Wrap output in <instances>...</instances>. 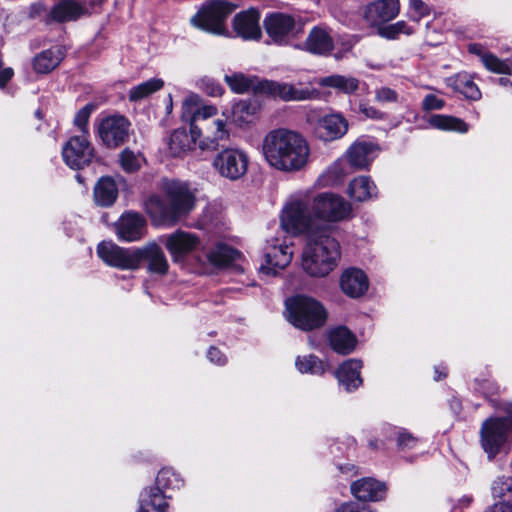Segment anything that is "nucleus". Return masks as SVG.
<instances>
[{
	"label": "nucleus",
	"mask_w": 512,
	"mask_h": 512,
	"mask_svg": "<svg viewBox=\"0 0 512 512\" xmlns=\"http://www.w3.org/2000/svg\"><path fill=\"white\" fill-rule=\"evenodd\" d=\"M300 206H294L282 219V227L291 233H303L307 244L302 254V267L313 277L328 275L337 265L340 257L338 242L327 233V227L309 224L299 218Z\"/></svg>",
	"instance_id": "f257e3e1"
},
{
	"label": "nucleus",
	"mask_w": 512,
	"mask_h": 512,
	"mask_svg": "<svg viewBox=\"0 0 512 512\" xmlns=\"http://www.w3.org/2000/svg\"><path fill=\"white\" fill-rule=\"evenodd\" d=\"M262 154L268 165L275 170L295 173L308 165L310 146L299 132L278 128L268 132L263 138Z\"/></svg>",
	"instance_id": "f03ea898"
},
{
	"label": "nucleus",
	"mask_w": 512,
	"mask_h": 512,
	"mask_svg": "<svg viewBox=\"0 0 512 512\" xmlns=\"http://www.w3.org/2000/svg\"><path fill=\"white\" fill-rule=\"evenodd\" d=\"M164 189L167 202L152 195L145 202V210L155 225L173 226L191 213L196 198L185 182L170 181Z\"/></svg>",
	"instance_id": "7ed1b4c3"
},
{
	"label": "nucleus",
	"mask_w": 512,
	"mask_h": 512,
	"mask_svg": "<svg viewBox=\"0 0 512 512\" xmlns=\"http://www.w3.org/2000/svg\"><path fill=\"white\" fill-rule=\"evenodd\" d=\"M300 206L299 218L307 220L309 224L327 227V233L332 232V224L348 220L352 217L353 209L350 202L342 196L324 192L316 195L311 203L302 200H293L282 210L281 220L294 206Z\"/></svg>",
	"instance_id": "20e7f679"
},
{
	"label": "nucleus",
	"mask_w": 512,
	"mask_h": 512,
	"mask_svg": "<svg viewBox=\"0 0 512 512\" xmlns=\"http://www.w3.org/2000/svg\"><path fill=\"white\" fill-rule=\"evenodd\" d=\"M287 320L294 327L303 331H311L322 327L327 320V311L318 300L296 295L285 301Z\"/></svg>",
	"instance_id": "39448f33"
},
{
	"label": "nucleus",
	"mask_w": 512,
	"mask_h": 512,
	"mask_svg": "<svg viewBox=\"0 0 512 512\" xmlns=\"http://www.w3.org/2000/svg\"><path fill=\"white\" fill-rule=\"evenodd\" d=\"M236 9V5L225 0H213L202 5L190 19L192 26L216 35L226 33L225 20Z\"/></svg>",
	"instance_id": "423d86ee"
},
{
	"label": "nucleus",
	"mask_w": 512,
	"mask_h": 512,
	"mask_svg": "<svg viewBox=\"0 0 512 512\" xmlns=\"http://www.w3.org/2000/svg\"><path fill=\"white\" fill-rule=\"evenodd\" d=\"M212 166L221 177L238 181L248 172L249 156L240 148H224L214 156Z\"/></svg>",
	"instance_id": "0eeeda50"
},
{
	"label": "nucleus",
	"mask_w": 512,
	"mask_h": 512,
	"mask_svg": "<svg viewBox=\"0 0 512 512\" xmlns=\"http://www.w3.org/2000/svg\"><path fill=\"white\" fill-rule=\"evenodd\" d=\"M512 431V419L491 417L481 426V445L488 458L493 459L504 448L509 432Z\"/></svg>",
	"instance_id": "6e6552de"
},
{
	"label": "nucleus",
	"mask_w": 512,
	"mask_h": 512,
	"mask_svg": "<svg viewBox=\"0 0 512 512\" xmlns=\"http://www.w3.org/2000/svg\"><path fill=\"white\" fill-rule=\"evenodd\" d=\"M94 152V147L85 135L70 137L62 147L63 160L72 169L88 166L94 158Z\"/></svg>",
	"instance_id": "1a4fd4ad"
},
{
	"label": "nucleus",
	"mask_w": 512,
	"mask_h": 512,
	"mask_svg": "<svg viewBox=\"0 0 512 512\" xmlns=\"http://www.w3.org/2000/svg\"><path fill=\"white\" fill-rule=\"evenodd\" d=\"M130 122L122 115L104 117L98 124L97 133L102 143L108 148H117L129 136Z\"/></svg>",
	"instance_id": "9d476101"
},
{
	"label": "nucleus",
	"mask_w": 512,
	"mask_h": 512,
	"mask_svg": "<svg viewBox=\"0 0 512 512\" xmlns=\"http://www.w3.org/2000/svg\"><path fill=\"white\" fill-rule=\"evenodd\" d=\"M348 129V120L339 112L321 115L313 123L315 137L325 143L341 139Z\"/></svg>",
	"instance_id": "9b49d317"
},
{
	"label": "nucleus",
	"mask_w": 512,
	"mask_h": 512,
	"mask_svg": "<svg viewBox=\"0 0 512 512\" xmlns=\"http://www.w3.org/2000/svg\"><path fill=\"white\" fill-rule=\"evenodd\" d=\"M97 255L109 266L122 270L137 269L136 248L126 249L113 242H101L97 246Z\"/></svg>",
	"instance_id": "f8f14e48"
},
{
	"label": "nucleus",
	"mask_w": 512,
	"mask_h": 512,
	"mask_svg": "<svg viewBox=\"0 0 512 512\" xmlns=\"http://www.w3.org/2000/svg\"><path fill=\"white\" fill-rule=\"evenodd\" d=\"M259 89L262 91V94L280 98L283 101H303L315 98L318 94L316 91L297 89L291 84L270 80H264L260 84Z\"/></svg>",
	"instance_id": "ddd939ff"
},
{
	"label": "nucleus",
	"mask_w": 512,
	"mask_h": 512,
	"mask_svg": "<svg viewBox=\"0 0 512 512\" xmlns=\"http://www.w3.org/2000/svg\"><path fill=\"white\" fill-rule=\"evenodd\" d=\"M303 46L311 54L329 55L335 47L332 29L325 25L314 26L309 31Z\"/></svg>",
	"instance_id": "4468645a"
},
{
	"label": "nucleus",
	"mask_w": 512,
	"mask_h": 512,
	"mask_svg": "<svg viewBox=\"0 0 512 512\" xmlns=\"http://www.w3.org/2000/svg\"><path fill=\"white\" fill-rule=\"evenodd\" d=\"M199 243V238L195 234L178 230L166 237L165 246L174 262H182Z\"/></svg>",
	"instance_id": "2eb2a0df"
},
{
	"label": "nucleus",
	"mask_w": 512,
	"mask_h": 512,
	"mask_svg": "<svg viewBox=\"0 0 512 512\" xmlns=\"http://www.w3.org/2000/svg\"><path fill=\"white\" fill-rule=\"evenodd\" d=\"M399 12L398 0H376L365 7L363 16L369 25L377 26L391 21Z\"/></svg>",
	"instance_id": "dca6fc26"
},
{
	"label": "nucleus",
	"mask_w": 512,
	"mask_h": 512,
	"mask_svg": "<svg viewBox=\"0 0 512 512\" xmlns=\"http://www.w3.org/2000/svg\"><path fill=\"white\" fill-rule=\"evenodd\" d=\"M264 27L274 42L284 43L295 28V19L289 14L271 13L265 17Z\"/></svg>",
	"instance_id": "f3484780"
},
{
	"label": "nucleus",
	"mask_w": 512,
	"mask_h": 512,
	"mask_svg": "<svg viewBox=\"0 0 512 512\" xmlns=\"http://www.w3.org/2000/svg\"><path fill=\"white\" fill-rule=\"evenodd\" d=\"M259 19L260 13L256 9L242 11L233 18V29L245 40H258L262 34Z\"/></svg>",
	"instance_id": "a211bd4d"
},
{
	"label": "nucleus",
	"mask_w": 512,
	"mask_h": 512,
	"mask_svg": "<svg viewBox=\"0 0 512 512\" xmlns=\"http://www.w3.org/2000/svg\"><path fill=\"white\" fill-rule=\"evenodd\" d=\"M137 268L141 261L148 263L151 273L164 275L168 271V261L163 250L156 243H149L142 248H136Z\"/></svg>",
	"instance_id": "6ab92c4d"
},
{
	"label": "nucleus",
	"mask_w": 512,
	"mask_h": 512,
	"mask_svg": "<svg viewBox=\"0 0 512 512\" xmlns=\"http://www.w3.org/2000/svg\"><path fill=\"white\" fill-rule=\"evenodd\" d=\"M145 220L138 213H126L116 224L118 238L122 241L133 242L141 239L144 234Z\"/></svg>",
	"instance_id": "aec40b11"
},
{
	"label": "nucleus",
	"mask_w": 512,
	"mask_h": 512,
	"mask_svg": "<svg viewBox=\"0 0 512 512\" xmlns=\"http://www.w3.org/2000/svg\"><path fill=\"white\" fill-rule=\"evenodd\" d=\"M378 147L372 142L356 141L346 152L349 164L355 169H366L377 156Z\"/></svg>",
	"instance_id": "412c9836"
},
{
	"label": "nucleus",
	"mask_w": 512,
	"mask_h": 512,
	"mask_svg": "<svg viewBox=\"0 0 512 512\" xmlns=\"http://www.w3.org/2000/svg\"><path fill=\"white\" fill-rule=\"evenodd\" d=\"M230 132L227 128V121L215 119L205 128V135L199 141L201 150L215 151L224 141L229 140Z\"/></svg>",
	"instance_id": "4be33fe9"
},
{
	"label": "nucleus",
	"mask_w": 512,
	"mask_h": 512,
	"mask_svg": "<svg viewBox=\"0 0 512 512\" xmlns=\"http://www.w3.org/2000/svg\"><path fill=\"white\" fill-rule=\"evenodd\" d=\"M351 493L360 501H379L384 498L386 486L373 478H362L351 484Z\"/></svg>",
	"instance_id": "5701e85b"
},
{
	"label": "nucleus",
	"mask_w": 512,
	"mask_h": 512,
	"mask_svg": "<svg viewBox=\"0 0 512 512\" xmlns=\"http://www.w3.org/2000/svg\"><path fill=\"white\" fill-rule=\"evenodd\" d=\"M368 285L367 276L357 268L347 269L340 279L342 291L352 298L362 296L368 290Z\"/></svg>",
	"instance_id": "b1692460"
},
{
	"label": "nucleus",
	"mask_w": 512,
	"mask_h": 512,
	"mask_svg": "<svg viewBox=\"0 0 512 512\" xmlns=\"http://www.w3.org/2000/svg\"><path fill=\"white\" fill-rule=\"evenodd\" d=\"M362 362L358 359H349L340 365L335 372L336 378L347 392H352L362 385L360 370Z\"/></svg>",
	"instance_id": "393cba45"
},
{
	"label": "nucleus",
	"mask_w": 512,
	"mask_h": 512,
	"mask_svg": "<svg viewBox=\"0 0 512 512\" xmlns=\"http://www.w3.org/2000/svg\"><path fill=\"white\" fill-rule=\"evenodd\" d=\"M201 136V129L196 125L190 127V133L185 129L175 130L169 140L170 153L175 156H181L191 150L195 145L196 139Z\"/></svg>",
	"instance_id": "a878e982"
},
{
	"label": "nucleus",
	"mask_w": 512,
	"mask_h": 512,
	"mask_svg": "<svg viewBox=\"0 0 512 512\" xmlns=\"http://www.w3.org/2000/svg\"><path fill=\"white\" fill-rule=\"evenodd\" d=\"M292 259V251L287 245H274L265 253L266 264L261 270L267 274H276L277 269H284Z\"/></svg>",
	"instance_id": "bb28decb"
},
{
	"label": "nucleus",
	"mask_w": 512,
	"mask_h": 512,
	"mask_svg": "<svg viewBox=\"0 0 512 512\" xmlns=\"http://www.w3.org/2000/svg\"><path fill=\"white\" fill-rule=\"evenodd\" d=\"M94 201L98 206L109 207L118 197V186L112 177H101L94 186Z\"/></svg>",
	"instance_id": "cd10ccee"
},
{
	"label": "nucleus",
	"mask_w": 512,
	"mask_h": 512,
	"mask_svg": "<svg viewBox=\"0 0 512 512\" xmlns=\"http://www.w3.org/2000/svg\"><path fill=\"white\" fill-rule=\"evenodd\" d=\"M329 342L335 352L346 355L355 349L357 339L349 329L340 326L330 331Z\"/></svg>",
	"instance_id": "c85d7f7f"
},
{
	"label": "nucleus",
	"mask_w": 512,
	"mask_h": 512,
	"mask_svg": "<svg viewBox=\"0 0 512 512\" xmlns=\"http://www.w3.org/2000/svg\"><path fill=\"white\" fill-rule=\"evenodd\" d=\"M224 79L230 89L235 93L243 94L252 91L256 94H262L259 86L264 80L259 79L257 76L233 73L231 75H225Z\"/></svg>",
	"instance_id": "c756f323"
},
{
	"label": "nucleus",
	"mask_w": 512,
	"mask_h": 512,
	"mask_svg": "<svg viewBox=\"0 0 512 512\" xmlns=\"http://www.w3.org/2000/svg\"><path fill=\"white\" fill-rule=\"evenodd\" d=\"M205 256L209 264L224 267L240 258L241 254L223 243H217L205 251Z\"/></svg>",
	"instance_id": "7c9ffc66"
},
{
	"label": "nucleus",
	"mask_w": 512,
	"mask_h": 512,
	"mask_svg": "<svg viewBox=\"0 0 512 512\" xmlns=\"http://www.w3.org/2000/svg\"><path fill=\"white\" fill-rule=\"evenodd\" d=\"M348 194L353 200L363 202L377 195V187L370 177L359 176L350 182Z\"/></svg>",
	"instance_id": "2f4dec72"
},
{
	"label": "nucleus",
	"mask_w": 512,
	"mask_h": 512,
	"mask_svg": "<svg viewBox=\"0 0 512 512\" xmlns=\"http://www.w3.org/2000/svg\"><path fill=\"white\" fill-rule=\"evenodd\" d=\"M166 495L153 487L145 489L140 496L138 512H165L168 508Z\"/></svg>",
	"instance_id": "473e14b6"
},
{
	"label": "nucleus",
	"mask_w": 512,
	"mask_h": 512,
	"mask_svg": "<svg viewBox=\"0 0 512 512\" xmlns=\"http://www.w3.org/2000/svg\"><path fill=\"white\" fill-rule=\"evenodd\" d=\"M64 58L61 47L55 46L37 55L34 59V68L38 73H49L55 69Z\"/></svg>",
	"instance_id": "72a5a7b5"
},
{
	"label": "nucleus",
	"mask_w": 512,
	"mask_h": 512,
	"mask_svg": "<svg viewBox=\"0 0 512 512\" xmlns=\"http://www.w3.org/2000/svg\"><path fill=\"white\" fill-rule=\"evenodd\" d=\"M85 12V8L73 0H63L55 5L50 16L54 21L67 22L76 20Z\"/></svg>",
	"instance_id": "f704fd0d"
},
{
	"label": "nucleus",
	"mask_w": 512,
	"mask_h": 512,
	"mask_svg": "<svg viewBox=\"0 0 512 512\" xmlns=\"http://www.w3.org/2000/svg\"><path fill=\"white\" fill-rule=\"evenodd\" d=\"M318 83L322 87H331L345 94L355 92L359 86L358 79L337 74L323 77Z\"/></svg>",
	"instance_id": "c9c22d12"
},
{
	"label": "nucleus",
	"mask_w": 512,
	"mask_h": 512,
	"mask_svg": "<svg viewBox=\"0 0 512 512\" xmlns=\"http://www.w3.org/2000/svg\"><path fill=\"white\" fill-rule=\"evenodd\" d=\"M451 86L467 99L477 101L481 98V91L473 81L471 75L467 73H459L453 79Z\"/></svg>",
	"instance_id": "e433bc0d"
},
{
	"label": "nucleus",
	"mask_w": 512,
	"mask_h": 512,
	"mask_svg": "<svg viewBox=\"0 0 512 512\" xmlns=\"http://www.w3.org/2000/svg\"><path fill=\"white\" fill-rule=\"evenodd\" d=\"M429 124L440 130L456 131L459 133H466L468 131V125L463 120L449 115H432L429 119Z\"/></svg>",
	"instance_id": "4c0bfd02"
},
{
	"label": "nucleus",
	"mask_w": 512,
	"mask_h": 512,
	"mask_svg": "<svg viewBox=\"0 0 512 512\" xmlns=\"http://www.w3.org/2000/svg\"><path fill=\"white\" fill-rule=\"evenodd\" d=\"M295 366L300 373L313 375H322L328 369V364L313 354L298 356Z\"/></svg>",
	"instance_id": "58836bf2"
},
{
	"label": "nucleus",
	"mask_w": 512,
	"mask_h": 512,
	"mask_svg": "<svg viewBox=\"0 0 512 512\" xmlns=\"http://www.w3.org/2000/svg\"><path fill=\"white\" fill-rule=\"evenodd\" d=\"M164 85V82L160 78H152L145 82L140 83L132 87L129 91L128 97L132 102L140 101L149 95L160 90Z\"/></svg>",
	"instance_id": "ea45409f"
},
{
	"label": "nucleus",
	"mask_w": 512,
	"mask_h": 512,
	"mask_svg": "<svg viewBox=\"0 0 512 512\" xmlns=\"http://www.w3.org/2000/svg\"><path fill=\"white\" fill-rule=\"evenodd\" d=\"M155 483L156 486L153 488L159 489L163 494L168 490L180 489L183 486V480L170 468L160 470Z\"/></svg>",
	"instance_id": "a19ab883"
},
{
	"label": "nucleus",
	"mask_w": 512,
	"mask_h": 512,
	"mask_svg": "<svg viewBox=\"0 0 512 512\" xmlns=\"http://www.w3.org/2000/svg\"><path fill=\"white\" fill-rule=\"evenodd\" d=\"M256 112V107L247 100H241L232 107V117L236 124L242 126L251 122L252 116Z\"/></svg>",
	"instance_id": "79ce46f5"
},
{
	"label": "nucleus",
	"mask_w": 512,
	"mask_h": 512,
	"mask_svg": "<svg viewBox=\"0 0 512 512\" xmlns=\"http://www.w3.org/2000/svg\"><path fill=\"white\" fill-rule=\"evenodd\" d=\"M491 491L495 498L512 496V468L492 482Z\"/></svg>",
	"instance_id": "37998d69"
},
{
	"label": "nucleus",
	"mask_w": 512,
	"mask_h": 512,
	"mask_svg": "<svg viewBox=\"0 0 512 512\" xmlns=\"http://www.w3.org/2000/svg\"><path fill=\"white\" fill-rule=\"evenodd\" d=\"M483 65L490 72L497 74H511L512 70V65L508 60H502L490 52L488 55H484Z\"/></svg>",
	"instance_id": "c03bdc74"
},
{
	"label": "nucleus",
	"mask_w": 512,
	"mask_h": 512,
	"mask_svg": "<svg viewBox=\"0 0 512 512\" xmlns=\"http://www.w3.org/2000/svg\"><path fill=\"white\" fill-rule=\"evenodd\" d=\"M199 107V97L197 95H189L182 103V120L188 122L190 127L195 125L196 113Z\"/></svg>",
	"instance_id": "a18cd8bd"
},
{
	"label": "nucleus",
	"mask_w": 512,
	"mask_h": 512,
	"mask_svg": "<svg viewBox=\"0 0 512 512\" xmlns=\"http://www.w3.org/2000/svg\"><path fill=\"white\" fill-rule=\"evenodd\" d=\"M413 33L414 30L405 21H398L379 29V34L387 39H396L400 34L411 35Z\"/></svg>",
	"instance_id": "49530a36"
},
{
	"label": "nucleus",
	"mask_w": 512,
	"mask_h": 512,
	"mask_svg": "<svg viewBox=\"0 0 512 512\" xmlns=\"http://www.w3.org/2000/svg\"><path fill=\"white\" fill-rule=\"evenodd\" d=\"M94 108L95 106L93 104H87L77 112L74 118V124L79 128L81 132L80 135L89 137L88 122Z\"/></svg>",
	"instance_id": "de8ad7c7"
},
{
	"label": "nucleus",
	"mask_w": 512,
	"mask_h": 512,
	"mask_svg": "<svg viewBox=\"0 0 512 512\" xmlns=\"http://www.w3.org/2000/svg\"><path fill=\"white\" fill-rule=\"evenodd\" d=\"M120 163L122 168L126 172H134L140 168L141 158L139 155H136L133 151L125 149L120 154Z\"/></svg>",
	"instance_id": "09e8293b"
},
{
	"label": "nucleus",
	"mask_w": 512,
	"mask_h": 512,
	"mask_svg": "<svg viewBox=\"0 0 512 512\" xmlns=\"http://www.w3.org/2000/svg\"><path fill=\"white\" fill-rule=\"evenodd\" d=\"M397 446L401 450H410L417 446L419 439L405 429L396 431Z\"/></svg>",
	"instance_id": "8fccbe9b"
},
{
	"label": "nucleus",
	"mask_w": 512,
	"mask_h": 512,
	"mask_svg": "<svg viewBox=\"0 0 512 512\" xmlns=\"http://www.w3.org/2000/svg\"><path fill=\"white\" fill-rule=\"evenodd\" d=\"M375 100L381 104L398 103L400 100L399 94L392 88L382 86L375 89Z\"/></svg>",
	"instance_id": "3c124183"
},
{
	"label": "nucleus",
	"mask_w": 512,
	"mask_h": 512,
	"mask_svg": "<svg viewBox=\"0 0 512 512\" xmlns=\"http://www.w3.org/2000/svg\"><path fill=\"white\" fill-rule=\"evenodd\" d=\"M445 102L443 99L438 98L434 94H428L424 97L422 108L425 111L440 110L444 107Z\"/></svg>",
	"instance_id": "603ef678"
},
{
	"label": "nucleus",
	"mask_w": 512,
	"mask_h": 512,
	"mask_svg": "<svg viewBox=\"0 0 512 512\" xmlns=\"http://www.w3.org/2000/svg\"><path fill=\"white\" fill-rule=\"evenodd\" d=\"M359 112L365 117L373 120H383L386 118V114L384 112L368 104H360Z\"/></svg>",
	"instance_id": "864d4df0"
},
{
	"label": "nucleus",
	"mask_w": 512,
	"mask_h": 512,
	"mask_svg": "<svg viewBox=\"0 0 512 512\" xmlns=\"http://www.w3.org/2000/svg\"><path fill=\"white\" fill-rule=\"evenodd\" d=\"M409 6L416 13V17L413 18L415 21L429 14L428 6L422 0H409Z\"/></svg>",
	"instance_id": "5fc2aeb1"
},
{
	"label": "nucleus",
	"mask_w": 512,
	"mask_h": 512,
	"mask_svg": "<svg viewBox=\"0 0 512 512\" xmlns=\"http://www.w3.org/2000/svg\"><path fill=\"white\" fill-rule=\"evenodd\" d=\"M217 113H218V110L213 105H204V106L199 105L198 111L196 113L195 122H197L199 120H207L209 118H212V117L216 116Z\"/></svg>",
	"instance_id": "6e6d98bb"
},
{
	"label": "nucleus",
	"mask_w": 512,
	"mask_h": 512,
	"mask_svg": "<svg viewBox=\"0 0 512 512\" xmlns=\"http://www.w3.org/2000/svg\"><path fill=\"white\" fill-rule=\"evenodd\" d=\"M479 388L485 396H493L500 393V386L491 380H483L480 383Z\"/></svg>",
	"instance_id": "4d7b16f0"
},
{
	"label": "nucleus",
	"mask_w": 512,
	"mask_h": 512,
	"mask_svg": "<svg viewBox=\"0 0 512 512\" xmlns=\"http://www.w3.org/2000/svg\"><path fill=\"white\" fill-rule=\"evenodd\" d=\"M336 512H373L369 507L362 506L360 507L358 504L349 502L342 504Z\"/></svg>",
	"instance_id": "13d9d810"
},
{
	"label": "nucleus",
	"mask_w": 512,
	"mask_h": 512,
	"mask_svg": "<svg viewBox=\"0 0 512 512\" xmlns=\"http://www.w3.org/2000/svg\"><path fill=\"white\" fill-rule=\"evenodd\" d=\"M208 359L215 364L224 365L226 363V357L222 354V352L216 348L211 347L208 351Z\"/></svg>",
	"instance_id": "bf43d9fd"
},
{
	"label": "nucleus",
	"mask_w": 512,
	"mask_h": 512,
	"mask_svg": "<svg viewBox=\"0 0 512 512\" xmlns=\"http://www.w3.org/2000/svg\"><path fill=\"white\" fill-rule=\"evenodd\" d=\"M485 512H512V505L509 502L501 501L490 506Z\"/></svg>",
	"instance_id": "052dcab7"
},
{
	"label": "nucleus",
	"mask_w": 512,
	"mask_h": 512,
	"mask_svg": "<svg viewBox=\"0 0 512 512\" xmlns=\"http://www.w3.org/2000/svg\"><path fill=\"white\" fill-rule=\"evenodd\" d=\"M468 51L471 54L477 55L481 59L482 63H483L484 55L489 54V52H487L482 45L477 44V43L469 44Z\"/></svg>",
	"instance_id": "680f3d73"
},
{
	"label": "nucleus",
	"mask_w": 512,
	"mask_h": 512,
	"mask_svg": "<svg viewBox=\"0 0 512 512\" xmlns=\"http://www.w3.org/2000/svg\"><path fill=\"white\" fill-rule=\"evenodd\" d=\"M14 72L12 68H5L2 71H0V88L5 87L7 82L10 81L12 78Z\"/></svg>",
	"instance_id": "e2e57ef3"
},
{
	"label": "nucleus",
	"mask_w": 512,
	"mask_h": 512,
	"mask_svg": "<svg viewBox=\"0 0 512 512\" xmlns=\"http://www.w3.org/2000/svg\"><path fill=\"white\" fill-rule=\"evenodd\" d=\"M207 92L210 96L217 97L223 94V88L219 84L211 83L207 88Z\"/></svg>",
	"instance_id": "0e129e2a"
},
{
	"label": "nucleus",
	"mask_w": 512,
	"mask_h": 512,
	"mask_svg": "<svg viewBox=\"0 0 512 512\" xmlns=\"http://www.w3.org/2000/svg\"><path fill=\"white\" fill-rule=\"evenodd\" d=\"M471 501H472V498H471V497H469V496H464L463 498H461L460 503H461V505H463V506H469V504L471 503Z\"/></svg>",
	"instance_id": "69168bd1"
},
{
	"label": "nucleus",
	"mask_w": 512,
	"mask_h": 512,
	"mask_svg": "<svg viewBox=\"0 0 512 512\" xmlns=\"http://www.w3.org/2000/svg\"><path fill=\"white\" fill-rule=\"evenodd\" d=\"M498 82L502 86H508V85L512 86V82L507 78H499Z\"/></svg>",
	"instance_id": "338daca9"
},
{
	"label": "nucleus",
	"mask_w": 512,
	"mask_h": 512,
	"mask_svg": "<svg viewBox=\"0 0 512 512\" xmlns=\"http://www.w3.org/2000/svg\"><path fill=\"white\" fill-rule=\"evenodd\" d=\"M435 373L437 374V375L435 376V380H437V381H438V380H440L441 378L446 377V372H445V371H444V372L439 371V369H438V368H436V369H435Z\"/></svg>",
	"instance_id": "774afa93"
}]
</instances>
